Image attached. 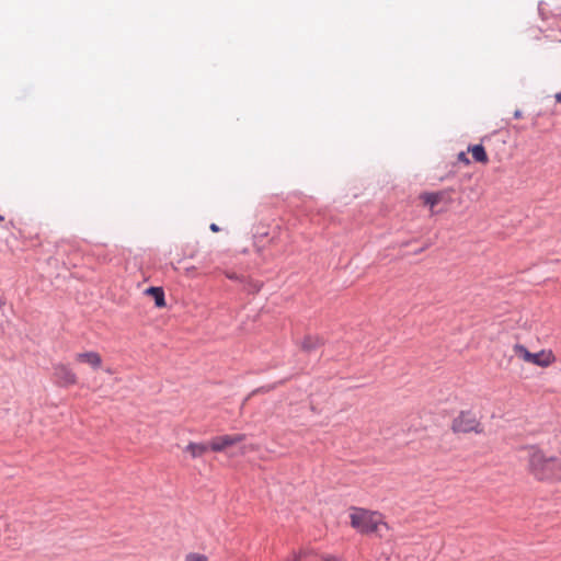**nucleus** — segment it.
<instances>
[{
	"label": "nucleus",
	"mask_w": 561,
	"mask_h": 561,
	"mask_svg": "<svg viewBox=\"0 0 561 561\" xmlns=\"http://www.w3.org/2000/svg\"><path fill=\"white\" fill-rule=\"evenodd\" d=\"M528 470L538 480L561 479V459L554 456H547L536 446L526 448Z\"/></svg>",
	"instance_id": "1"
},
{
	"label": "nucleus",
	"mask_w": 561,
	"mask_h": 561,
	"mask_svg": "<svg viewBox=\"0 0 561 561\" xmlns=\"http://www.w3.org/2000/svg\"><path fill=\"white\" fill-rule=\"evenodd\" d=\"M348 517L351 526L362 535L375 534L381 538L389 531L383 515L377 511L352 507Z\"/></svg>",
	"instance_id": "2"
},
{
	"label": "nucleus",
	"mask_w": 561,
	"mask_h": 561,
	"mask_svg": "<svg viewBox=\"0 0 561 561\" xmlns=\"http://www.w3.org/2000/svg\"><path fill=\"white\" fill-rule=\"evenodd\" d=\"M514 354L523 362L533 364L540 368H548L556 362V355L551 350H540L537 353H531L523 344H515L513 346Z\"/></svg>",
	"instance_id": "3"
},
{
	"label": "nucleus",
	"mask_w": 561,
	"mask_h": 561,
	"mask_svg": "<svg viewBox=\"0 0 561 561\" xmlns=\"http://www.w3.org/2000/svg\"><path fill=\"white\" fill-rule=\"evenodd\" d=\"M451 430L455 433H482L483 428L476 413L461 411L451 422Z\"/></svg>",
	"instance_id": "4"
},
{
	"label": "nucleus",
	"mask_w": 561,
	"mask_h": 561,
	"mask_svg": "<svg viewBox=\"0 0 561 561\" xmlns=\"http://www.w3.org/2000/svg\"><path fill=\"white\" fill-rule=\"evenodd\" d=\"M53 378L59 387H71L78 383V376L67 364H56L53 367Z\"/></svg>",
	"instance_id": "5"
},
{
	"label": "nucleus",
	"mask_w": 561,
	"mask_h": 561,
	"mask_svg": "<svg viewBox=\"0 0 561 561\" xmlns=\"http://www.w3.org/2000/svg\"><path fill=\"white\" fill-rule=\"evenodd\" d=\"M421 201L424 205L430 207L432 214H436L435 207L440 204L449 205L453 201L451 192L448 190H443L438 192H426L420 196Z\"/></svg>",
	"instance_id": "6"
},
{
	"label": "nucleus",
	"mask_w": 561,
	"mask_h": 561,
	"mask_svg": "<svg viewBox=\"0 0 561 561\" xmlns=\"http://www.w3.org/2000/svg\"><path fill=\"white\" fill-rule=\"evenodd\" d=\"M244 439V434L215 436L209 440V448L211 451L221 453L227 448L243 442Z\"/></svg>",
	"instance_id": "7"
},
{
	"label": "nucleus",
	"mask_w": 561,
	"mask_h": 561,
	"mask_svg": "<svg viewBox=\"0 0 561 561\" xmlns=\"http://www.w3.org/2000/svg\"><path fill=\"white\" fill-rule=\"evenodd\" d=\"M75 359L77 363L89 365L92 369H99L103 364L102 356L94 351L77 353Z\"/></svg>",
	"instance_id": "8"
},
{
	"label": "nucleus",
	"mask_w": 561,
	"mask_h": 561,
	"mask_svg": "<svg viewBox=\"0 0 561 561\" xmlns=\"http://www.w3.org/2000/svg\"><path fill=\"white\" fill-rule=\"evenodd\" d=\"M184 453H186L192 459H197V458H201L203 457L208 450H210L209 448V444H205V443H195V442H190L185 447H184Z\"/></svg>",
	"instance_id": "9"
},
{
	"label": "nucleus",
	"mask_w": 561,
	"mask_h": 561,
	"mask_svg": "<svg viewBox=\"0 0 561 561\" xmlns=\"http://www.w3.org/2000/svg\"><path fill=\"white\" fill-rule=\"evenodd\" d=\"M287 561H334V558H324L311 550H301L298 553H294L293 557Z\"/></svg>",
	"instance_id": "10"
},
{
	"label": "nucleus",
	"mask_w": 561,
	"mask_h": 561,
	"mask_svg": "<svg viewBox=\"0 0 561 561\" xmlns=\"http://www.w3.org/2000/svg\"><path fill=\"white\" fill-rule=\"evenodd\" d=\"M468 152L472 154L476 162L486 164L489 162L488 153L482 145H473L468 147Z\"/></svg>",
	"instance_id": "11"
},
{
	"label": "nucleus",
	"mask_w": 561,
	"mask_h": 561,
	"mask_svg": "<svg viewBox=\"0 0 561 561\" xmlns=\"http://www.w3.org/2000/svg\"><path fill=\"white\" fill-rule=\"evenodd\" d=\"M322 345L319 336L306 335L299 343V347L304 352H311Z\"/></svg>",
	"instance_id": "12"
},
{
	"label": "nucleus",
	"mask_w": 561,
	"mask_h": 561,
	"mask_svg": "<svg viewBox=\"0 0 561 561\" xmlns=\"http://www.w3.org/2000/svg\"><path fill=\"white\" fill-rule=\"evenodd\" d=\"M145 294L154 299V304L158 308L165 306L164 291L161 287H149L145 290Z\"/></svg>",
	"instance_id": "13"
},
{
	"label": "nucleus",
	"mask_w": 561,
	"mask_h": 561,
	"mask_svg": "<svg viewBox=\"0 0 561 561\" xmlns=\"http://www.w3.org/2000/svg\"><path fill=\"white\" fill-rule=\"evenodd\" d=\"M185 561H208V559L204 554L192 552L185 557Z\"/></svg>",
	"instance_id": "14"
},
{
	"label": "nucleus",
	"mask_w": 561,
	"mask_h": 561,
	"mask_svg": "<svg viewBox=\"0 0 561 561\" xmlns=\"http://www.w3.org/2000/svg\"><path fill=\"white\" fill-rule=\"evenodd\" d=\"M458 161L462 162L466 165L470 164V160L468 159L467 153L463 151L458 153Z\"/></svg>",
	"instance_id": "15"
},
{
	"label": "nucleus",
	"mask_w": 561,
	"mask_h": 561,
	"mask_svg": "<svg viewBox=\"0 0 561 561\" xmlns=\"http://www.w3.org/2000/svg\"><path fill=\"white\" fill-rule=\"evenodd\" d=\"M226 276H227L228 278H230V279H234V280H236V279H239V277H238V275H237L236 273H229V272H227V273H226Z\"/></svg>",
	"instance_id": "16"
},
{
	"label": "nucleus",
	"mask_w": 561,
	"mask_h": 561,
	"mask_svg": "<svg viewBox=\"0 0 561 561\" xmlns=\"http://www.w3.org/2000/svg\"><path fill=\"white\" fill-rule=\"evenodd\" d=\"M209 228H210V230L213 232H218L219 231V227L216 224H211Z\"/></svg>",
	"instance_id": "17"
},
{
	"label": "nucleus",
	"mask_w": 561,
	"mask_h": 561,
	"mask_svg": "<svg viewBox=\"0 0 561 561\" xmlns=\"http://www.w3.org/2000/svg\"><path fill=\"white\" fill-rule=\"evenodd\" d=\"M556 101L558 103H561V91L559 93L556 94Z\"/></svg>",
	"instance_id": "18"
},
{
	"label": "nucleus",
	"mask_w": 561,
	"mask_h": 561,
	"mask_svg": "<svg viewBox=\"0 0 561 561\" xmlns=\"http://www.w3.org/2000/svg\"><path fill=\"white\" fill-rule=\"evenodd\" d=\"M515 117H520V113L519 112H515Z\"/></svg>",
	"instance_id": "19"
},
{
	"label": "nucleus",
	"mask_w": 561,
	"mask_h": 561,
	"mask_svg": "<svg viewBox=\"0 0 561 561\" xmlns=\"http://www.w3.org/2000/svg\"><path fill=\"white\" fill-rule=\"evenodd\" d=\"M4 220V217L0 215V221H3Z\"/></svg>",
	"instance_id": "20"
}]
</instances>
